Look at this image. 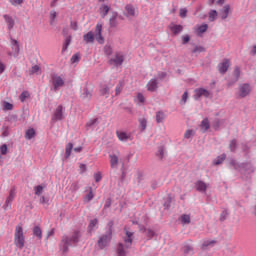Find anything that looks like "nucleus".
<instances>
[{
	"mask_svg": "<svg viewBox=\"0 0 256 256\" xmlns=\"http://www.w3.org/2000/svg\"><path fill=\"white\" fill-rule=\"evenodd\" d=\"M107 13H109V6L103 5L100 8V14H101L102 17H105L107 15Z\"/></svg>",
	"mask_w": 256,
	"mask_h": 256,
	"instance_id": "obj_34",
	"label": "nucleus"
},
{
	"mask_svg": "<svg viewBox=\"0 0 256 256\" xmlns=\"http://www.w3.org/2000/svg\"><path fill=\"white\" fill-rule=\"evenodd\" d=\"M101 95H109V86L104 85L100 89Z\"/></svg>",
	"mask_w": 256,
	"mask_h": 256,
	"instance_id": "obj_41",
	"label": "nucleus"
},
{
	"mask_svg": "<svg viewBox=\"0 0 256 256\" xmlns=\"http://www.w3.org/2000/svg\"><path fill=\"white\" fill-rule=\"evenodd\" d=\"M207 183H205L204 181L198 180L195 183V189L196 191H200V193H205L207 191Z\"/></svg>",
	"mask_w": 256,
	"mask_h": 256,
	"instance_id": "obj_15",
	"label": "nucleus"
},
{
	"mask_svg": "<svg viewBox=\"0 0 256 256\" xmlns=\"http://www.w3.org/2000/svg\"><path fill=\"white\" fill-rule=\"evenodd\" d=\"M219 72L220 73H225V62H222L219 66Z\"/></svg>",
	"mask_w": 256,
	"mask_h": 256,
	"instance_id": "obj_59",
	"label": "nucleus"
},
{
	"mask_svg": "<svg viewBox=\"0 0 256 256\" xmlns=\"http://www.w3.org/2000/svg\"><path fill=\"white\" fill-rule=\"evenodd\" d=\"M190 39H191V38L189 37V35H184V36H182L183 45L189 43Z\"/></svg>",
	"mask_w": 256,
	"mask_h": 256,
	"instance_id": "obj_54",
	"label": "nucleus"
},
{
	"mask_svg": "<svg viewBox=\"0 0 256 256\" xmlns=\"http://www.w3.org/2000/svg\"><path fill=\"white\" fill-rule=\"evenodd\" d=\"M19 99L21 103H24L25 99H29V92L27 91L22 92L21 95L19 96Z\"/></svg>",
	"mask_w": 256,
	"mask_h": 256,
	"instance_id": "obj_39",
	"label": "nucleus"
},
{
	"mask_svg": "<svg viewBox=\"0 0 256 256\" xmlns=\"http://www.w3.org/2000/svg\"><path fill=\"white\" fill-rule=\"evenodd\" d=\"M109 157H110V165L112 169H115V167L119 165V157H117V155L115 154H110Z\"/></svg>",
	"mask_w": 256,
	"mask_h": 256,
	"instance_id": "obj_22",
	"label": "nucleus"
},
{
	"mask_svg": "<svg viewBox=\"0 0 256 256\" xmlns=\"http://www.w3.org/2000/svg\"><path fill=\"white\" fill-rule=\"evenodd\" d=\"M208 28L209 26L207 24H202L201 26H199L197 29L198 35H201V33H205V31H207Z\"/></svg>",
	"mask_w": 256,
	"mask_h": 256,
	"instance_id": "obj_36",
	"label": "nucleus"
},
{
	"mask_svg": "<svg viewBox=\"0 0 256 256\" xmlns=\"http://www.w3.org/2000/svg\"><path fill=\"white\" fill-rule=\"evenodd\" d=\"M209 5H223L225 0H208Z\"/></svg>",
	"mask_w": 256,
	"mask_h": 256,
	"instance_id": "obj_37",
	"label": "nucleus"
},
{
	"mask_svg": "<svg viewBox=\"0 0 256 256\" xmlns=\"http://www.w3.org/2000/svg\"><path fill=\"white\" fill-rule=\"evenodd\" d=\"M54 235H55V229H51L50 231L47 232L46 239H49V237H53Z\"/></svg>",
	"mask_w": 256,
	"mask_h": 256,
	"instance_id": "obj_60",
	"label": "nucleus"
},
{
	"mask_svg": "<svg viewBox=\"0 0 256 256\" xmlns=\"http://www.w3.org/2000/svg\"><path fill=\"white\" fill-rule=\"evenodd\" d=\"M221 122H219V120H215L214 124H213V128L215 130L219 129V125H220Z\"/></svg>",
	"mask_w": 256,
	"mask_h": 256,
	"instance_id": "obj_62",
	"label": "nucleus"
},
{
	"mask_svg": "<svg viewBox=\"0 0 256 256\" xmlns=\"http://www.w3.org/2000/svg\"><path fill=\"white\" fill-rule=\"evenodd\" d=\"M224 161H225V154H222L221 156H218L216 159L213 160V165H222Z\"/></svg>",
	"mask_w": 256,
	"mask_h": 256,
	"instance_id": "obj_28",
	"label": "nucleus"
},
{
	"mask_svg": "<svg viewBox=\"0 0 256 256\" xmlns=\"http://www.w3.org/2000/svg\"><path fill=\"white\" fill-rule=\"evenodd\" d=\"M13 110V104L9 102H4V111H11Z\"/></svg>",
	"mask_w": 256,
	"mask_h": 256,
	"instance_id": "obj_46",
	"label": "nucleus"
},
{
	"mask_svg": "<svg viewBox=\"0 0 256 256\" xmlns=\"http://www.w3.org/2000/svg\"><path fill=\"white\" fill-rule=\"evenodd\" d=\"M165 112L163 111H158L156 113V122L157 123H163V121H165Z\"/></svg>",
	"mask_w": 256,
	"mask_h": 256,
	"instance_id": "obj_25",
	"label": "nucleus"
},
{
	"mask_svg": "<svg viewBox=\"0 0 256 256\" xmlns=\"http://www.w3.org/2000/svg\"><path fill=\"white\" fill-rule=\"evenodd\" d=\"M63 110V105H59L52 115V121H63V119L65 118L63 116Z\"/></svg>",
	"mask_w": 256,
	"mask_h": 256,
	"instance_id": "obj_8",
	"label": "nucleus"
},
{
	"mask_svg": "<svg viewBox=\"0 0 256 256\" xmlns=\"http://www.w3.org/2000/svg\"><path fill=\"white\" fill-rule=\"evenodd\" d=\"M111 237H113V231L110 228L106 234L102 235L98 239L96 247L98 249H105V247H107L111 242Z\"/></svg>",
	"mask_w": 256,
	"mask_h": 256,
	"instance_id": "obj_5",
	"label": "nucleus"
},
{
	"mask_svg": "<svg viewBox=\"0 0 256 256\" xmlns=\"http://www.w3.org/2000/svg\"><path fill=\"white\" fill-rule=\"evenodd\" d=\"M182 251L183 253L187 254V253H191V251H193V248L191 247L190 244L185 243L182 247Z\"/></svg>",
	"mask_w": 256,
	"mask_h": 256,
	"instance_id": "obj_35",
	"label": "nucleus"
},
{
	"mask_svg": "<svg viewBox=\"0 0 256 256\" xmlns=\"http://www.w3.org/2000/svg\"><path fill=\"white\" fill-rule=\"evenodd\" d=\"M71 63H79V55L74 54L71 59H70Z\"/></svg>",
	"mask_w": 256,
	"mask_h": 256,
	"instance_id": "obj_52",
	"label": "nucleus"
},
{
	"mask_svg": "<svg viewBox=\"0 0 256 256\" xmlns=\"http://www.w3.org/2000/svg\"><path fill=\"white\" fill-rule=\"evenodd\" d=\"M103 31V25L97 24L95 27V31H89L83 36L84 43H94L95 39L100 43V45H103L105 43V38H103L101 32Z\"/></svg>",
	"mask_w": 256,
	"mask_h": 256,
	"instance_id": "obj_2",
	"label": "nucleus"
},
{
	"mask_svg": "<svg viewBox=\"0 0 256 256\" xmlns=\"http://www.w3.org/2000/svg\"><path fill=\"white\" fill-rule=\"evenodd\" d=\"M5 71V64L0 62V73H3Z\"/></svg>",
	"mask_w": 256,
	"mask_h": 256,
	"instance_id": "obj_63",
	"label": "nucleus"
},
{
	"mask_svg": "<svg viewBox=\"0 0 256 256\" xmlns=\"http://www.w3.org/2000/svg\"><path fill=\"white\" fill-rule=\"evenodd\" d=\"M237 148V140H232L229 144L230 151H234Z\"/></svg>",
	"mask_w": 256,
	"mask_h": 256,
	"instance_id": "obj_45",
	"label": "nucleus"
},
{
	"mask_svg": "<svg viewBox=\"0 0 256 256\" xmlns=\"http://www.w3.org/2000/svg\"><path fill=\"white\" fill-rule=\"evenodd\" d=\"M9 3L14 7H17V5H23V0H9Z\"/></svg>",
	"mask_w": 256,
	"mask_h": 256,
	"instance_id": "obj_47",
	"label": "nucleus"
},
{
	"mask_svg": "<svg viewBox=\"0 0 256 256\" xmlns=\"http://www.w3.org/2000/svg\"><path fill=\"white\" fill-rule=\"evenodd\" d=\"M187 99H189V93L188 92H184L183 95H182L183 103H187Z\"/></svg>",
	"mask_w": 256,
	"mask_h": 256,
	"instance_id": "obj_55",
	"label": "nucleus"
},
{
	"mask_svg": "<svg viewBox=\"0 0 256 256\" xmlns=\"http://www.w3.org/2000/svg\"><path fill=\"white\" fill-rule=\"evenodd\" d=\"M137 101L139 103H145V96H143L141 93L137 94Z\"/></svg>",
	"mask_w": 256,
	"mask_h": 256,
	"instance_id": "obj_49",
	"label": "nucleus"
},
{
	"mask_svg": "<svg viewBox=\"0 0 256 256\" xmlns=\"http://www.w3.org/2000/svg\"><path fill=\"white\" fill-rule=\"evenodd\" d=\"M25 137L26 139L28 140H31L33 139V137H35V129L31 128V129H28L25 133Z\"/></svg>",
	"mask_w": 256,
	"mask_h": 256,
	"instance_id": "obj_29",
	"label": "nucleus"
},
{
	"mask_svg": "<svg viewBox=\"0 0 256 256\" xmlns=\"http://www.w3.org/2000/svg\"><path fill=\"white\" fill-rule=\"evenodd\" d=\"M251 93V86L249 84H240L238 88V97L243 99Z\"/></svg>",
	"mask_w": 256,
	"mask_h": 256,
	"instance_id": "obj_7",
	"label": "nucleus"
},
{
	"mask_svg": "<svg viewBox=\"0 0 256 256\" xmlns=\"http://www.w3.org/2000/svg\"><path fill=\"white\" fill-rule=\"evenodd\" d=\"M180 17H187V10L185 8L180 9Z\"/></svg>",
	"mask_w": 256,
	"mask_h": 256,
	"instance_id": "obj_56",
	"label": "nucleus"
},
{
	"mask_svg": "<svg viewBox=\"0 0 256 256\" xmlns=\"http://www.w3.org/2000/svg\"><path fill=\"white\" fill-rule=\"evenodd\" d=\"M39 65L32 66V69L28 71L29 75H37L39 73Z\"/></svg>",
	"mask_w": 256,
	"mask_h": 256,
	"instance_id": "obj_33",
	"label": "nucleus"
},
{
	"mask_svg": "<svg viewBox=\"0 0 256 256\" xmlns=\"http://www.w3.org/2000/svg\"><path fill=\"white\" fill-rule=\"evenodd\" d=\"M139 127H140L141 131H145V129H147V119L140 118L139 119Z\"/></svg>",
	"mask_w": 256,
	"mask_h": 256,
	"instance_id": "obj_30",
	"label": "nucleus"
},
{
	"mask_svg": "<svg viewBox=\"0 0 256 256\" xmlns=\"http://www.w3.org/2000/svg\"><path fill=\"white\" fill-rule=\"evenodd\" d=\"M201 133H207L211 129V124L209 123V118H204L199 125Z\"/></svg>",
	"mask_w": 256,
	"mask_h": 256,
	"instance_id": "obj_13",
	"label": "nucleus"
},
{
	"mask_svg": "<svg viewBox=\"0 0 256 256\" xmlns=\"http://www.w3.org/2000/svg\"><path fill=\"white\" fill-rule=\"evenodd\" d=\"M124 233L123 241L125 245L123 243L118 244L116 249L117 256H127L125 249H129L133 245L134 233L127 230V228L124 229Z\"/></svg>",
	"mask_w": 256,
	"mask_h": 256,
	"instance_id": "obj_1",
	"label": "nucleus"
},
{
	"mask_svg": "<svg viewBox=\"0 0 256 256\" xmlns=\"http://www.w3.org/2000/svg\"><path fill=\"white\" fill-rule=\"evenodd\" d=\"M0 151H1V154H2V155H7V144H3V145L0 147Z\"/></svg>",
	"mask_w": 256,
	"mask_h": 256,
	"instance_id": "obj_51",
	"label": "nucleus"
},
{
	"mask_svg": "<svg viewBox=\"0 0 256 256\" xmlns=\"http://www.w3.org/2000/svg\"><path fill=\"white\" fill-rule=\"evenodd\" d=\"M69 45H71V36L66 37L65 42L62 47V51H67Z\"/></svg>",
	"mask_w": 256,
	"mask_h": 256,
	"instance_id": "obj_32",
	"label": "nucleus"
},
{
	"mask_svg": "<svg viewBox=\"0 0 256 256\" xmlns=\"http://www.w3.org/2000/svg\"><path fill=\"white\" fill-rule=\"evenodd\" d=\"M94 179L96 183H99V181H101L102 179L101 172H97L96 174H94Z\"/></svg>",
	"mask_w": 256,
	"mask_h": 256,
	"instance_id": "obj_53",
	"label": "nucleus"
},
{
	"mask_svg": "<svg viewBox=\"0 0 256 256\" xmlns=\"http://www.w3.org/2000/svg\"><path fill=\"white\" fill-rule=\"evenodd\" d=\"M13 199H15V189H11L8 197L4 203V209H11V203H13Z\"/></svg>",
	"mask_w": 256,
	"mask_h": 256,
	"instance_id": "obj_11",
	"label": "nucleus"
},
{
	"mask_svg": "<svg viewBox=\"0 0 256 256\" xmlns=\"http://www.w3.org/2000/svg\"><path fill=\"white\" fill-rule=\"evenodd\" d=\"M93 97V90L89 88H84L83 92L81 93V99L84 101H90V99Z\"/></svg>",
	"mask_w": 256,
	"mask_h": 256,
	"instance_id": "obj_16",
	"label": "nucleus"
},
{
	"mask_svg": "<svg viewBox=\"0 0 256 256\" xmlns=\"http://www.w3.org/2000/svg\"><path fill=\"white\" fill-rule=\"evenodd\" d=\"M195 135V132L193 130H187L184 134L185 139H191Z\"/></svg>",
	"mask_w": 256,
	"mask_h": 256,
	"instance_id": "obj_44",
	"label": "nucleus"
},
{
	"mask_svg": "<svg viewBox=\"0 0 256 256\" xmlns=\"http://www.w3.org/2000/svg\"><path fill=\"white\" fill-rule=\"evenodd\" d=\"M71 151H73V143H68L66 145V151H65L66 159H69V157H71Z\"/></svg>",
	"mask_w": 256,
	"mask_h": 256,
	"instance_id": "obj_26",
	"label": "nucleus"
},
{
	"mask_svg": "<svg viewBox=\"0 0 256 256\" xmlns=\"http://www.w3.org/2000/svg\"><path fill=\"white\" fill-rule=\"evenodd\" d=\"M163 155H164L163 147H160L159 150H158L157 156H158L160 159H163Z\"/></svg>",
	"mask_w": 256,
	"mask_h": 256,
	"instance_id": "obj_57",
	"label": "nucleus"
},
{
	"mask_svg": "<svg viewBox=\"0 0 256 256\" xmlns=\"http://www.w3.org/2000/svg\"><path fill=\"white\" fill-rule=\"evenodd\" d=\"M234 81H238L239 80V76L241 75V70L239 69V67H236L234 69Z\"/></svg>",
	"mask_w": 256,
	"mask_h": 256,
	"instance_id": "obj_40",
	"label": "nucleus"
},
{
	"mask_svg": "<svg viewBox=\"0 0 256 256\" xmlns=\"http://www.w3.org/2000/svg\"><path fill=\"white\" fill-rule=\"evenodd\" d=\"M203 51H205V48L199 46V47L194 48L192 53H203Z\"/></svg>",
	"mask_w": 256,
	"mask_h": 256,
	"instance_id": "obj_50",
	"label": "nucleus"
},
{
	"mask_svg": "<svg viewBox=\"0 0 256 256\" xmlns=\"http://www.w3.org/2000/svg\"><path fill=\"white\" fill-rule=\"evenodd\" d=\"M14 245L18 249L25 247V235L23 234V226H16L14 232Z\"/></svg>",
	"mask_w": 256,
	"mask_h": 256,
	"instance_id": "obj_4",
	"label": "nucleus"
},
{
	"mask_svg": "<svg viewBox=\"0 0 256 256\" xmlns=\"http://www.w3.org/2000/svg\"><path fill=\"white\" fill-rule=\"evenodd\" d=\"M211 93L207 89L198 88L194 91V99L197 101L200 97H209Z\"/></svg>",
	"mask_w": 256,
	"mask_h": 256,
	"instance_id": "obj_9",
	"label": "nucleus"
},
{
	"mask_svg": "<svg viewBox=\"0 0 256 256\" xmlns=\"http://www.w3.org/2000/svg\"><path fill=\"white\" fill-rule=\"evenodd\" d=\"M32 232H33V235L35 237H37V239H39V241H41L43 239V231L41 230V227L39 226H35L33 229H32Z\"/></svg>",
	"mask_w": 256,
	"mask_h": 256,
	"instance_id": "obj_19",
	"label": "nucleus"
},
{
	"mask_svg": "<svg viewBox=\"0 0 256 256\" xmlns=\"http://www.w3.org/2000/svg\"><path fill=\"white\" fill-rule=\"evenodd\" d=\"M123 55L122 54H116L115 58L110 59L109 63L110 65H115L116 67H119V65H123Z\"/></svg>",
	"mask_w": 256,
	"mask_h": 256,
	"instance_id": "obj_14",
	"label": "nucleus"
},
{
	"mask_svg": "<svg viewBox=\"0 0 256 256\" xmlns=\"http://www.w3.org/2000/svg\"><path fill=\"white\" fill-rule=\"evenodd\" d=\"M70 27H71V29H73V31H77V28H78L77 22H71Z\"/></svg>",
	"mask_w": 256,
	"mask_h": 256,
	"instance_id": "obj_61",
	"label": "nucleus"
},
{
	"mask_svg": "<svg viewBox=\"0 0 256 256\" xmlns=\"http://www.w3.org/2000/svg\"><path fill=\"white\" fill-rule=\"evenodd\" d=\"M251 55H256V46H253V49L251 50Z\"/></svg>",
	"mask_w": 256,
	"mask_h": 256,
	"instance_id": "obj_64",
	"label": "nucleus"
},
{
	"mask_svg": "<svg viewBox=\"0 0 256 256\" xmlns=\"http://www.w3.org/2000/svg\"><path fill=\"white\" fill-rule=\"evenodd\" d=\"M116 135L119 139V141H122L123 143L129 141L131 139V133L125 132L123 130L116 131Z\"/></svg>",
	"mask_w": 256,
	"mask_h": 256,
	"instance_id": "obj_10",
	"label": "nucleus"
},
{
	"mask_svg": "<svg viewBox=\"0 0 256 256\" xmlns=\"http://www.w3.org/2000/svg\"><path fill=\"white\" fill-rule=\"evenodd\" d=\"M93 197V188L89 187V193L84 197V203H89V201H92Z\"/></svg>",
	"mask_w": 256,
	"mask_h": 256,
	"instance_id": "obj_27",
	"label": "nucleus"
},
{
	"mask_svg": "<svg viewBox=\"0 0 256 256\" xmlns=\"http://www.w3.org/2000/svg\"><path fill=\"white\" fill-rule=\"evenodd\" d=\"M125 14L127 17H135V15H137V13L135 12V8L131 5H127L125 7Z\"/></svg>",
	"mask_w": 256,
	"mask_h": 256,
	"instance_id": "obj_20",
	"label": "nucleus"
},
{
	"mask_svg": "<svg viewBox=\"0 0 256 256\" xmlns=\"http://www.w3.org/2000/svg\"><path fill=\"white\" fill-rule=\"evenodd\" d=\"M12 51L8 52L10 57H17L19 55V42L17 40H11Z\"/></svg>",
	"mask_w": 256,
	"mask_h": 256,
	"instance_id": "obj_12",
	"label": "nucleus"
},
{
	"mask_svg": "<svg viewBox=\"0 0 256 256\" xmlns=\"http://www.w3.org/2000/svg\"><path fill=\"white\" fill-rule=\"evenodd\" d=\"M80 173H85L87 171V166L85 164L79 165Z\"/></svg>",
	"mask_w": 256,
	"mask_h": 256,
	"instance_id": "obj_58",
	"label": "nucleus"
},
{
	"mask_svg": "<svg viewBox=\"0 0 256 256\" xmlns=\"http://www.w3.org/2000/svg\"><path fill=\"white\" fill-rule=\"evenodd\" d=\"M79 231H75L71 238L69 236L64 235L59 244V250L65 255L69 253V247H71V243H79Z\"/></svg>",
	"mask_w": 256,
	"mask_h": 256,
	"instance_id": "obj_3",
	"label": "nucleus"
},
{
	"mask_svg": "<svg viewBox=\"0 0 256 256\" xmlns=\"http://www.w3.org/2000/svg\"><path fill=\"white\" fill-rule=\"evenodd\" d=\"M52 85L54 87V91H59V89H61V87H63V85H65V80L63 79V77H61L57 74H53L52 75Z\"/></svg>",
	"mask_w": 256,
	"mask_h": 256,
	"instance_id": "obj_6",
	"label": "nucleus"
},
{
	"mask_svg": "<svg viewBox=\"0 0 256 256\" xmlns=\"http://www.w3.org/2000/svg\"><path fill=\"white\" fill-rule=\"evenodd\" d=\"M157 81L155 79H151L148 83H147V91H157Z\"/></svg>",
	"mask_w": 256,
	"mask_h": 256,
	"instance_id": "obj_21",
	"label": "nucleus"
},
{
	"mask_svg": "<svg viewBox=\"0 0 256 256\" xmlns=\"http://www.w3.org/2000/svg\"><path fill=\"white\" fill-rule=\"evenodd\" d=\"M180 222L182 223V225H189V223H191V215L189 214L181 215Z\"/></svg>",
	"mask_w": 256,
	"mask_h": 256,
	"instance_id": "obj_23",
	"label": "nucleus"
},
{
	"mask_svg": "<svg viewBox=\"0 0 256 256\" xmlns=\"http://www.w3.org/2000/svg\"><path fill=\"white\" fill-rule=\"evenodd\" d=\"M217 19V11L212 10L209 13V21H215Z\"/></svg>",
	"mask_w": 256,
	"mask_h": 256,
	"instance_id": "obj_42",
	"label": "nucleus"
},
{
	"mask_svg": "<svg viewBox=\"0 0 256 256\" xmlns=\"http://www.w3.org/2000/svg\"><path fill=\"white\" fill-rule=\"evenodd\" d=\"M216 244H217V241L215 240H204L202 241L201 249L203 250L211 249V247H215Z\"/></svg>",
	"mask_w": 256,
	"mask_h": 256,
	"instance_id": "obj_17",
	"label": "nucleus"
},
{
	"mask_svg": "<svg viewBox=\"0 0 256 256\" xmlns=\"http://www.w3.org/2000/svg\"><path fill=\"white\" fill-rule=\"evenodd\" d=\"M170 31H172L174 35H179V33L183 31V26L174 24L170 27Z\"/></svg>",
	"mask_w": 256,
	"mask_h": 256,
	"instance_id": "obj_24",
	"label": "nucleus"
},
{
	"mask_svg": "<svg viewBox=\"0 0 256 256\" xmlns=\"http://www.w3.org/2000/svg\"><path fill=\"white\" fill-rule=\"evenodd\" d=\"M97 223H98V221H97L96 218H95V219H92V220L90 221V223H89V229H93L94 227H96V226H97Z\"/></svg>",
	"mask_w": 256,
	"mask_h": 256,
	"instance_id": "obj_48",
	"label": "nucleus"
},
{
	"mask_svg": "<svg viewBox=\"0 0 256 256\" xmlns=\"http://www.w3.org/2000/svg\"><path fill=\"white\" fill-rule=\"evenodd\" d=\"M35 195H41L43 193V186L38 185L34 187Z\"/></svg>",
	"mask_w": 256,
	"mask_h": 256,
	"instance_id": "obj_43",
	"label": "nucleus"
},
{
	"mask_svg": "<svg viewBox=\"0 0 256 256\" xmlns=\"http://www.w3.org/2000/svg\"><path fill=\"white\" fill-rule=\"evenodd\" d=\"M125 86V84H123V82H119L115 88V95H121V91H123V87Z\"/></svg>",
	"mask_w": 256,
	"mask_h": 256,
	"instance_id": "obj_31",
	"label": "nucleus"
},
{
	"mask_svg": "<svg viewBox=\"0 0 256 256\" xmlns=\"http://www.w3.org/2000/svg\"><path fill=\"white\" fill-rule=\"evenodd\" d=\"M104 53L105 55H112L113 54V48L111 45H105L104 46Z\"/></svg>",
	"mask_w": 256,
	"mask_h": 256,
	"instance_id": "obj_38",
	"label": "nucleus"
},
{
	"mask_svg": "<svg viewBox=\"0 0 256 256\" xmlns=\"http://www.w3.org/2000/svg\"><path fill=\"white\" fill-rule=\"evenodd\" d=\"M5 23L7 24V27L9 29V31H11V29H13V27H15V20L13 19V17L5 14L3 16Z\"/></svg>",
	"mask_w": 256,
	"mask_h": 256,
	"instance_id": "obj_18",
	"label": "nucleus"
}]
</instances>
